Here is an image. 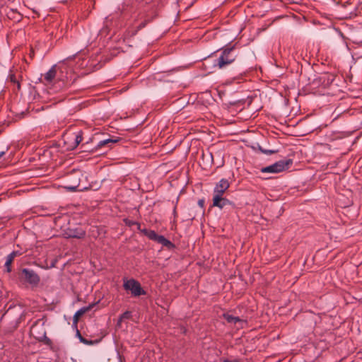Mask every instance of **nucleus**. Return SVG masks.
Instances as JSON below:
<instances>
[{
	"mask_svg": "<svg viewBox=\"0 0 362 362\" xmlns=\"http://www.w3.org/2000/svg\"><path fill=\"white\" fill-rule=\"evenodd\" d=\"M139 4L144 12L146 13L148 21L156 15V2L154 0H141Z\"/></svg>",
	"mask_w": 362,
	"mask_h": 362,
	"instance_id": "nucleus-3",
	"label": "nucleus"
},
{
	"mask_svg": "<svg viewBox=\"0 0 362 362\" xmlns=\"http://www.w3.org/2000/svg\"><path fill=\"white\" fill-rule=\"evenodd\" d=\"M115 142H117V140H115V139H105V140H103V141H100V142H98L96 148H100L105 146H107L110 144H115Z\"/></svg>",
	"mask_w": 362,
	"mask_h": 362,
	"instance_id": "nucleus-13",
	"label": "nucleus"
},
{
	"mask_svg": "<svg viewBox=\"0 0 362 362\" xmlns=\"http://www.w3.org/2000/svg\"><path fill=\"white\" fill-rule=\"evenodd\" d=\"M229 186L230 184L228 180L224 178L221 179L214 187V195L223 196V193L228 189Z\"/></svg>",
	"mask_w": 362,
	"mask_h": 362,
	"instance_id": "nucleus-7",
	"label": "nucleus"
},
{
	"mask_svg": "<svg viewBox=\"0 0 362 362\" xmlns=\"http://www.w3.org/2000/svg\"><path fill=\"white\" fill-rule=\"evenodd\" d=\"M93 305H90L87 307H83L79 309L74 315V320L75 322L78 320V319L82 316L84 313L90 310L93 308Z\"/></svg>",
	"mask_w": 362,
	"mask_h": 362,
	"instance_id": "nucleus-11",
	"label": "nucleus"
},
{
	"mask_svg": "<svg viewBox=\"0 0 362 362\" xmlns=\"http://www.w3.org/2000/svg\"><path fill=\"white\" fill-rule=\"evenodd\" d=\"M230 202L223 197V196L221 195H214L213 197V206L218 207L219 209H223L227 205H230Z\"/></svg>",
	"mask_w": 362,
	"mask_h": 362,
	"instance_id": "nucleus-8",
	"label": "nucleus"
},
{
	"mask_svg": "<svg viewBox=\"0 0 362 362\" xmlns=\"http://www.w3.org/2000/svg\"><path fill=\"white\" fill-rule=\"evenodd\" d=\"M57 74L56 66H53L44 76L45 80L47 83H51L55 78Z\"/></svg>",
	"mask_w": 362,
	"mask_h": 362,
	"instance_id": "nucleus-10",
	"label": "nucleus"
},
{
	"mask_svg": "<svg viewBox=\"0 0 362 362\" xmlns=\"http://www.w3.org/2000/svg\"><path fill=\"white\" fill-rule=\"evenodd\" d=\"M123 286L124 289L130 291L134 296L145 294V291L141 288L140 284L134 279L125 281Z\"/></svg>",
	"mask_w": 362,
	"mask_h": 362,
	"instance_id": "nucleus-4",
	"label": "nucleus"
},
{
	"mask_svg": "<svg viewBox=\"0 0 362 362\" xmlns=\"http://www.w3.org/2000/svg\"><path fill=\"white\" fill-rule=\"evenodd\" d=\"M20 254L17 251H13L11 253H10L8 255L10 257H12V258L14 259V258L17 256H18Z\"/></svg>",
	"mask_w": 362,
	"mask_h": 362,
	"instance_id": "nucleus-19",
	"label": "nucleus"
},
{
	"mask_svg": "<svg viewBox=\"0 0 362 362\" xmlns=\"http://www.w3.org/2000/svg\"><path fill=\"white\" fill-rule=\"evenodd\" d=\"M77 334L79 336L80 341H81V342H83L84 338H83V337L81 336V334H80V333H79V332H78V331L77 332Z\"/></svg>",
	"mask_w": 362,
	"mask_h": 362,
	"instance_id": "nucleus-23",
	"label": "nucleus"
},
{
	"mask_svg": "<svg viewBox=\"0 0 362 362\" xmlns=\"http://www.w3.org/2000/svg\"><path fill=\"white\" fill-rule=\"evenodd\" d=\"M223 362H239L238 360L224 359Z\"/></svg>",
	"mask_w": 362,
	"mask_h": 362,
	"instance_id": "nucleus-21",
	"label": "nucleus"
},
{
	"mask_svg": "<svg viewBox=\"0 0 362 362\" xmlns=\"http://www.w3.org/2000/svg\"><path fill=\"white\" fill-rule=\"evenodd\" d=\"M63 235L66 238H74L80 239L84 237L85 231L81 228L68 227L64 229Z\"/></svg>",
	"mask_w": 362,
	"mask_h": 362,
	"instance_id": "nucleus-5",
	"label": "nucleus"
},
{
	"mask_svg": "<svg viewBox=\"0 0 362 362\" xmlns=\"http://www.w3.org/2000/svg\"><path fill=\"white\" fill-rule=\"evenodd\" d=\"M236 57L237 54L233 47L226 48L222 50L220 56L215 60L214 66H217L218 69H223L232 64Z\"/></svg>",
	"mask_w": 362,
	"mask_h": 362,
	"instance_id": "nucleus-1",
	"label": "nucleus"
},
{
	"mask_svg": "<svg viewBox=\"0 0 362 362\" xmlns=\"http://www.w3.org/2000/svg\"><path fill=\"white\" fill-rule=\"evenodd\" d=\"M83 344H92V341H88V340H87V339H84V340H83Z\"/></svg>",
	"mask_w": 362,
	"mask_h": 362,
	"instance_id": "nucleus-22",
	"label": "nucleus"
},
{
	"mask_svg": "<svg viewBox=\"0 0 362 362\" xmlns=\"http://www.w3.org/2000/svg\"><path fill=\"white\" fill-rule=\"evenodd\" d=\"M132 317V313L129 311L124 312L122 315H120L119 318L118 319L117 324L118 325H120L122 322L124 320L130 319Z\"/></svg>",
	"mask_w": 362,
	"mask_h": 362,
	"instance_id": "nucleus-16",
	"label": "nucleus"
},
{
	"mask_svg": "<svg viewBox=\"0 0 362 362\" xmlns=\"http://www.w3.org/2000/svg\"><path fill=\"white\" fill-rule=\"evenodd\" d=\"M5 154V151L0 152V158L2 157Z\"/></svg>",
	"mask_w": 362,
	"mask_h": 362,
	"instance_id": "nucleus-25",
	"label": "nucleus"
},
{
	"mask_svg": "<svg viewBox=\"0 0 362 362\" xmlns=\"http://www.w3.org/2000/svg\"><path fill=\"white\" fill-rule=\"evenodd\" d=\"M261 151H262V152H263L264 153L267 154V155H271V154L275 153V151H273V150H263L261 148Z\"/></svg>",
	"mask_w": 362,
	"mask_h": 362,
	"instance_id": "nucleus-18",
	"label": "nucleus"
},
{
	"mask_svg": "<svg viewBox=\"0 0 362 362\" xmlns=\"http://www.w3.org/2000/svg\"><path fill=\"white\" fill-rule=\"evenodd\" d=\"M224 318L229 323L236 324L238 322H241L242 320L238 317H234L229 314H224Z\"/></svg>",
	"mask_w": 362,
	"mask_h": 362,
	"instance_id": "nucleus-12",
	"label": "nucleus"
},
{
	"mask_svg": "<svg viewBox=\"0 0 362 362\" xmlns=\"http://www.w3.org/2000/svg\"><path fill=\"white\" fill-rule=\"evenodd\" d=\"M22 275L25 280L32 285H37L40 282V276L32 269H23Z\"/></svg>",
	"mask_w": 362,
	"mask_h": 362,
	"instance_id": "nucleus-6",
	"label": "nucleus"
},
{
	"mask_svg": "<svg viewBox=\"0 0 362 362\" xmlns=\"http://www.w3.org/2000/svg\"><path fill=\"white\" fill-rule=\"evenodd\" d=\"M78 187V185H76V186H68L66 187L69 189L71 190V191H74L76 189V187Z\"/></svg>",
	"mask_w": 362,
	"mask_h": 362,
	"instance_id": "nucleus-20",
	"label": "nucleus"
},
{
	"mask_svg": "<svg viewBox=\"0 0 362 362\" xmlns=\"http://www.w3.org/2000/svg\"><path fill=\"white\" fill-rule=\"evenodd\" d=\"M144 234L151 240H156L158 236L159 235H158L154 230H144Z\"/></svg>",
	"mask_w": 362,
	"mask_h": 362,
	"instance_id": "nucleus-14",
	"label": "nucleus"
},
{
	"mask_svg": "<svg viewBox=\"0 0 362 362\" xmlns=\"http://www.w3.org/2000/svg\"><path fill=\"white\" fill-rule=\"evenodd\" d=\"M292 163L291 159L281 160L272 165L262 168L261 172L263 173H279L288 169Z\"/></svg>",
	"mask_w": 362,
	"mask_h": 362,
	"instance_id": "nucleus-2",
	"label": "nucleus"
},
{
	"mask_svg": "<svg viewBox=\"0 0 362 362\" xmlns=\"http://www.w3.org/2000/svg\"><path fill=\"white\" fill-rule=\"evenodd\" d=\"M68 139L70 140V141H72L70 146L68 147V149L73 150L76 148L82 141L81 132H79L78 133L73 134L69 136Z\"/></svg>",
	"mask_w": 362,
	"mask_h": 362,
	"instance_id": "nucleus-9",
	"label": "nucleus"
},
{
	"mask_svg": "<svg viewBox=\"0 0 362 362\" xmlns=\"http://www.w3.org/2000/svg\"><path fill=\"white\" fill-rule=\"evenodd\" d=\"M57 262V259H54L53 262L52 263L50 267H54Z\"/></svg>",
	"mask_w": 362,
	"mask_h": 362,
	"instance_id": "nucleus-24",
	"label": "nucleus"
},
{
	"mask_svg": "<svg viewBox=\"0 0 362 362\" xmlns=\"http://www.w3.org/2000/svg\"><path fill=\"white\" fill-rule=\"evenodd\" d=\"M157 243L163 245V246H170L171 245V242L167 240L164 236L163 235H158L156 240Z\"/></svg>",
	"mask_w": 362,
	"mask_h": 362,
	"instance_id": "nucleus-15",
	"label": "nucleus"
},
{
	"mask_svg": "<svg viewBox=\"0 0 362 362\" xmlns=\"http://www.w3.org/2000/svg\"><path fill=\"white\" fill-rule=\"evenodd\" d=\"M13 261V259L12 258V257H10L9 255H8L6 257V260L5 262V267L6 269L7 272H10L11 271V265Z\"/></svg>",
	"mask_w": 362,
	"mask_h": 362,
	"instance_id": "nucleus-17",
	"label": "nucleus"
}]
</instances>
